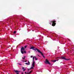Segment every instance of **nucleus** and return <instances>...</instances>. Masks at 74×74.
Returning a JSON list of instances; mask_svg holds the SVG:
<instances>
[{
  "instance_id": "1",
  "label": "nucleus",
  "mask_w": 74,
  "mask_h": 74,
  "mask_svg": "<svg viewBox=\"0 0 74 74\" xmlns=\"http://www.w3.org/2000/svg\"><path fill=\"white\" fill-rule=\"evenodd\" d=\"M34 47H32L30 48V49H32L33 50H34V51H36V50H37L38 52H39V53H41L42 56H43V58H45V56H44V55H43V54H42V52H41V51H40L38 49H37V48H36L35 49H34Z\"/></svg>"
},
{
  "instance_id": "2",
  "label": "nucleus",
  "mask_w": 74,
  "mask_h": 74,
  "mask_svg": "<svg viewBox=\"0 0 74 74\" xmlns=\"http://www.w3.org/2000/svg\"><path fill=\"white\" fill-rule=\"evenodd\" d=\"M34 58H36V57H34L33 58V61H32V66L31 67V69H29V70H31V69H34V65L35 64V61H34Z\"/></svg>"
},
{
  "instance_id": "3",
  "label": "nucleus",
  "mask_w": 74,
  "mask_h": 74,
  "mask_svg": "<svg viewBox=\"0 0 74 74\" xmlns=\"http://www.w3.org/2000/svg\"><path fill=\"white\" fill-rule=\"evenodd\" d=\"M45 63H48V64H49L51 65V63H50L49 62V61H48V60H47V59H46Z\"/></svg>"
},
{
  "instance_id": "4",
  "label": "nucleus",
  "mask_w": 74,
  "mask_h": 74,
  "mask_svg": "<svg viewBox=\"0 0 74 74\" xmlns=\"http://www.w3.org/2000/svg\"><path fill=\"white\" fill-rule=\"evenodd\" d=\"M24 50H25V48H24L22 47L21 49V52L22 53V54H23L24 53L23 51H24Z\"/></svg>"
},
{
  "instance_id": "5",
  "label": "nucleus",
  "mask_w": 74,
  "mask_h": 74,
  "mask_svg": "<svg viewBox=\"0 0 74 74\" xmlns=\"http://www.w3.org/2000/svg\"><path fill=\"white\" fill-rule=\"evenodd\" d=\"M56 21H52L51 22H52L53 23L52 24V26H55L56 25V23H55V22H56Z\"/></svg>"
},
{
  "instance_id": "6",
  "label": "nucleus",
  "mask_w": 74,
  "mask_h": 74,
  "mask_svg": "<svg viewBox=\"0 0 74 74\" xmlns=\"http://www.w3.org/2000/svg\"><path fill=\"white\" fill-rule=\"evenodd\" d=\"M61 58H62V59H64V60H69V59H66V58L64 57H62Z\"/></svg>"
},
{
  "instance_id": "7",
  "label": "nucleus",
  "mask_w": 74,
  "mask_h": 74,
  "mask_svg": "<svg viewBox=\"0 0 74 74\" xmlns=\"http://www.w3.org/2000/svg\"><path fill=\"white\" fill-rule=\"evenodd\" d=\"M22 69H23V71H25V70H26V69H25V68H24V67H23L22 69Z\"/></svg>"
},
{
  "instance_id": "8",
  "label": "nucleus",
  "mask_w": 74,
  "mask_h": 74,
  "mask_svg": "<svg viewBox=\"0 0 74 74\" xmlns=\"http://www.w3.org/2000/svg\"><path fill=\"white\" fill-rule=\"evenodd\" d=\"M14 71H15V72L16 73H19V72L18 71H16V70H15Z\"/></svg>"
},
{
  "instance_id": "9",
  "label": "nucleus",
  "mask_w": 74,
  "mask_h": 74,
  "mask_svg": "<svg viewBox=\"0 0 74 74\" xmlns=\"http://www.w3.org/2000/svg\"><path fill=\"white\" fill-rule=\"evenodd\" d=\"M36 57V58H35V57L34 58H35V59L36 60H38V59L36 58V56H34V57Z\"/></svg>"
},
{
  "instance_id": "10",
  "label": "nucleus",
  "mask_w": 74,
  "mask_h": 74,
  "mask_svg": "<svg viewBox=\"0 0 74 74\" xmlns=\"http://www.w3.org/2000/svg\"><path fill=\"white\" fill-rule=\"evenodd\" d=\"M26 56H25L24 58L23 57L22 58V59H25V58H26Z\"/></svg>"
},
{
  "instance_id": "11",
  "label": "nucleus",
  "mask_w": 74,
  "mask_h": 74,
  "mask_svg": "<svg viewBox=\"0 0 74 74\" xmlns=\"http://www.w3.org/2000/svg\"><path fill=\"white\" fill-rule=\"evenodd\" d=\"M56 60H55L53 61V62H56Z\"/></svg>"
},
{
  "instance_id": "12",
  "label": "nucleus",
  "mask_w": 74,
  "mask_h": 74,
  "mask_svg": "<svg viewBox=\"0 0 74 74\" xmlns=\"http://www.w3.org/2000/svg\"><path fill=\"white\" fill-rule=\"evenodd\" d=\"M25 64H26L27 65H28V64L27 63H25Z\"/></svg>"
},
{
  "instance_id": "13",
  "label": "nucleus",
  "mask_w": 74,
  "mask_h": 74,
  "mask_svg": "<svg viewBox=\"0 0 74 74\" xmlns=\"http://www.w3.org/2000/svg\"><path fill=\"white\" fill-rule=\"evenodd\" d=\"M28 65H30V62H29V61H28Z\"/></svg>"
},
{
  "instance_id": "14",
  "label": "nucleus",
  "mask_w": 74,
  "mask_h": 74,
  "mask_svg": "<svg viewBox=\"0 0 74 74\" xmlns=\"http://www.w3.org/2000/svg\"><path fill=\"white\" fill-rule=\"evenodd\" d=\"M16 33V31H14V32L13 33L14 34H15V33Z\"/></svg>"
},
{
  "instance_id": "15",
  "label": "nucleus",
  "mask_w": 74,
  "mask_h": 74,
  "mask_svg": "<svg viewBox=\"0 0 74 74\" xmlns=\"http://www.w3.org/2000/svg\"><path fill=\"white\" fill-rule=\"evenodd\" d=\"M27 47V46H26L25 47V48H26Z\"/></svg>"
},
{
  "instance_id": "16",
  "label": "nucleus",
  "mask_w": 74,
  "mask_h": 74,
  "mask_svg": "<svg viewBox=\"0 0 74 74\" xmlns=\"http://www.w3.org/2000/svg\"><path fill=\"white\" fill-rule=\"evenodd\" d=\"M24 52L25 53H26V51H24Z\"/></svg>"
},
{
  "instance_id": "17",
  "label": "nucleus",
  "mask_w": 74,
  "mask_h": 74,
  "mask_svg": "<svg viewBox=\"0 0 74 74\" xmlns=\"http://www.w3.org/2000/svg\"><path fill=\"white\" fill-rule=\"evenodd\" d=\"M27 74H30V72L29 73H28V72H27Z\"/></svg>"
},
{
  "instance_id": "18",
  "label": "nucleus",
  "mask_w": 74,
  "mask_h": 74,
  "mask_svg": "<svg viewBox=\"0 0 74 74\" xmlns=\"http://www.w3.org/2000/svg\"><path fill=\"white\" fill-rule=\"evenodd\" d=\"M27 74H30V72L29 73H28V72H27Z\"/></svg>"
},
{
  "instance_id": "19",
  "label": "nucleus",
  "mask_w": 74,
  "mask_h": 74,
  "mask_svg": "<svg viewBox=\"0 0 74 74\" xmlns=\"http://www.w3.org/2000/svg\"><path fill=\"white\" fill-rule=\"evenodd\" d=\"M31 58H33V56H31Z\"/></svg>"
},
{
  "instance_id": "20",
  "label": "nucleus",
  "mask_w": 74,
  "mask_h": 74,
  "mask_svg": "<svg viewBox=\"0 0 74 74\" xmlns=\"http://www.w3.org/2000/svg\"><path fill=\"white\" fill-rule=\"evenodd\" d=\"M23 62H26V61H23Z\"/></svg>"
},
{
  "instance_id": "21",
  "label": "nucleus",
  "mask_w": 74,
  "mask_h": 74,
  "mask_svg": "<svg viewBox=\"0 0 74 74\" xmlns=\"http://www.w3.org/2000/svg\"><path fill=\"white\" fill-rule=\"evenodd\" d=\"M31 72H32V71H30V72H29V73H31Z\"/></svg>"
},
{
  "instance_id": "22",
  "label": "nucleus",
  "mask_w": 74,
  "mask_h": 74,
  "mask_svg": "<svg viewBox=\"0 0 74 74\" xmlns=\"http://www.w3.org/2000/svg\"><path fill=\"white\" fill-rule=\"evenodd\" d=\"M29 69H28V71H29Z\"/></svg>"
},
{
  "instance_id": "23",
  "label": "nucleus",
  "mask_w": 74,
  "mask_h": 74,
  "mask_svg": "<svg viewBox=\"0 0 74 74\" xmlns=\"http://www.w3.org/2000/svg\"><path fill=\"white\" fill-rule=\"evenodd\" d=\"M22 74H23V73H22Z\"/></svg>"
},
{
  "instance_id": "24",
  "label": "nucleus",
  "mask_w": 74,
  "mask_h": 74,
  "mask_svg": "<svg viewBox=\"0 0 74 74\" xmlns=\"http://www.w3.org/2000/svg\"><path fill=\"white\" fill-rule=\"evenodd\" d=\"M38 56H39V55H38Z\"/></svg>"
},
{
  "instance_id": "25",
  "label": "nucleus",
  "mask_w": 74,
  "mask_h": 74,
  "mask_svg": "<svg viewBox=\"0 0 74 74\" xmlns=\"http://www.w3.org/2000/svg\"><path fill=\"white\" fill-rule=\"evenodd\" d=\"M25 73H27V72H25Z\"/></svg>"
},
{
  "instance_id": "26",
  "label": "nucleus",
  "mask_w": 74,
  "mask_h": 74,
  "mask_svg": "<svg viewBox=\"0 0 74 74\" xmlns=\"http://www.w3.org/2000/svg\"><path fill=\"white\" fill-rule=\"evenodd\" d=\"M16 74H19L18 73H17Z\"/></svg>"
}]
</instances>
